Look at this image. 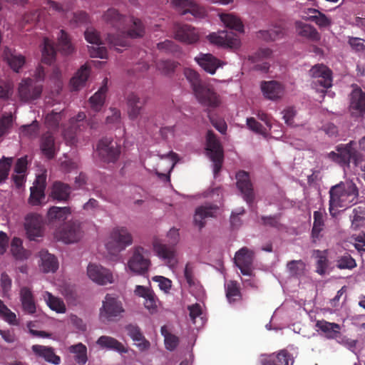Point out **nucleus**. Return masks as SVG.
<instances>
[{
    "mask_svg": "<svg viewBox=\"0 0 365 365\" xmlns=\"http://www.w3.org/2000/svg\"><path fill=\"white\" fill-rule=\"evenodd\" d=\"M103 17L107 24L117 31L115 34H108L106 40L110 46L115 47L118 51L120 50L118 47L129 46L128 37L135 38L144 35V26L142 21L138 19L132 18L130 21H133V26L128 31H125L127 17L120 14L115 9H108L104 13Z\"/></svg>",
    "mask_w": 365,
    "mask_h": 365,
    "instance_id": "f257e3e1",
    "label": "nucleus"
},
{
    "mask_svg": "<svg viewBox=\"0 0 365 365\" xmlns=\"http://www.w3.org/2000/svg\"><path fill=\"white\" fill-rule=\"evenodd\" d=\"M329 212L332 216L338 207H349L357 202L359 190L352 182H341L329 190Z\"/></svg>",
    "mask_w": 365,
    "mask_h": 365,
    "instance_id": "f03ea898",
    "label": "nucleus"
},
{
    "mask_svg": "<svg viewBox=\"0 0 365 365\" xmlns=\"http://www.w3.org/2000/svg\"><path fill=\"white\" fill-rule=\"evenodd\" d=\"M184 75L201 105L208 108H215L220 105V96L212 88L202 83L197 72L191 68H185Z\"/></svg>",
    "mask_w": 365,
    "mask_h": 365,
    "instance_id": "7ed1b4c3",
    "label": "nucleus"
},
{
    "mask_svg": "<svg viewBox=\"0 0 365 365\" xmlns=\"http://www.w3.org/2000/svg\"><path fill=\"white\" fill-rule=\"evenodd\" d=\"M132 243L133 236L128 230L125 227H116L110 232L106 247L110 253L115 255L124 250Z\"/></svg>",
    "mask_w": 365,
    "mask_h": 365,
    "instance_id": "20e7f679",
    "label": "nucleus"
},
{
    "mask_svg": "<svg viewBox=\"0 0 365 365\" xmlns=\"http://www.w3.org/2000/svg\"><path fill=\"white\" fill-rule=\"evenodd\" d=\"M127 265L132 272L140 275L145 274L151 265L149 251L141 246L134 247Z\"/></svg>",
    "mask_w": 365,
    "mask_h": 365,
    "instance_id": "39448f33",
    "label": "nucleus"
},
{
    "mask_svg": "<svg viewBox=\"0 0 365 365\" xmlns=\"http://www.w3.org/2000/svg\"><path fill=\"white\" fill-rule=\"evenodd\" d=\"M124 312L122 303L115 297L107 294L100 309V319L103 322L116 320Z\"/></svg>",
    "mask_w": 365,
    "mask_h": 365,
    "instance_id": "423d86ee",
    "label": "nucleus"
},
{
    "mask_svg": "<svg viewBox=\"0 0 365 365\" xmlns=\"http://www.w3.org/2000/svg\"><path fill=\"white\" fill-rule=\"evenodd\" d=\"M97 151L103 162L115 163L120 155L121 147L116 140L105 137L99 140Z\"/></svg>",
    "mask_w": 365,
    "mask_h": 365,
    "instance_id": "0eeeda50",
    "label": "nucleus"
},
{
    "mask_svg": "<svg viewBox=\"0 0 365 365\" xmlns=\"http://www.w3.org/2000/svg\"><path fill=\"white\" fill-rule=\"evenodd\" d=\"M207 151L214 164V174L217 175L222 168L224 153L220 141L212 130L207 133Z\"/></svg>",
    "mask_w": 365,
    "mask_h": 365,
    "instance_id": "6e6552de",
    "label": "nucleus"
},
{
    "mask_svg": "<svg viewBox=\"0 0 365 365\" xmlns=\"http://www.w3.org/2000/svg\"><path fill=\"white\" fill-rule=\"evenodd\" d=\"M83 237L81 223L77 221H68L56 232V237L66 244L78 242Z\"/></svg>",
    "mask_w": 365,
    "mask_h": 365,
    "instance_id": "1a4fd4ad",
    "label": "nucleus"
},
{
    "mask_svg": "<svg viewBox=\"0 0 365 365\" xmlns=\"http://www.w3.org/2000/svg\"><path fill=\"white\" fill-rule=\"evenodd\" d=\"M174 38L185 44H194L200 39L197 29L186 24H176L173 27Z\"/></svg>",
    "mask_w": 365,
    "mask_h": 365,
    "instance_id": "9d476101",
    "label": "nucleus"
},
{
    "mask_svg": "<svg viewBox=\"0 0 365 365\" xmlns=\"http://www.w3.org/2000/svg\"><path fill=\"white\" fill-rule=\"evenodd\" d=\"M42 86L31 78L23 79L19 86V95L21 101H31L40 98L42 93Z\"/></svg>",
    "mask_w": 365,
    "mask_h": 365,
    "instance_id": "9b49d317",
    "label": "nucleus"
},
{
    "mask_svg": "<svg viewBox=\"0 0 365 365\" xmlns=\"http://www.w3.org/2000/svg\"><path fill=\"white\" fill-rule=\"evenodd\" d=\"M254 257L255 252L247 247H242L235 253V264L243 275H252Z\"/></svg>",
    "mask_w": 365,
    "mask_h": 365,
    "instance_id": "f8f14e48",
    "label": "nucleus"
},
{
    "mask_svg": "<svg viewBox=\"0 0 365 365\" xmlns=\"http://www.w3.org/2000/svg\"><path fill=\"white\" fill-rule=\"evenodd\" d=\"M84 36L86 40L96 46L88 47L90 56L93 58H107L108 51L106 47L100 46L102 43L99 33L93 28H88L85 32Z\"/></svg>",
    "mask_w": 365,
    "mask_h": 365,
    "instance_id": "ddd939ff",
    "label": "nucleus"
},
{
    "mask_svg": "<svg viewBox=\"0 0 365 365\" xmlns=\"http://www.w3.org/2000/svg\"><path fill=\"white\" fill-rule=\"evenodd\" d=\"M210 41L215 45L230 48H237L240 46L238 36L228 31H221L218 33L210 34L208 36Z\"/></svg>",
    "mask_w": 365,
    "mask_h": 365,
    "instance_id": "4468645a",
    "label": "nucleus"
},
{
    "mask_svg": "<svg viewBox=\"0 0 365 365\" xmlns=\"http://www.w3.org/2000/svg\"><path fill=\"white\" fill-rule=\"evenodd\" d=\"M25 220V229L30 240H35L37 237L43 236V222L42 216L36 213H30L27 215Z\"/></svg>",
    "mask_w": 365,
    "mask_h": 365,
    "instance_id": "2eb2a0df",
    "label": "nucleus"
},
{
    "mask_svg": "<svg viewBox=\"0 0 365 365\" xmlns=\"http://www.w3.org/2000/svg\"><path fill=\"white\" fill-rule=\"evenodd\" d=\"M309 75L315 78L314 83L324 88H329L332 86V71L323 64L314 66L309 70Z\"/></svg>",
    "mask_w": 365,
    "mask_h": 365,
    "instance_id": "dca6fc26",
    "label": "nucleus"
},
{
    "mask_svg": "<svg viewBox=\"0 0 365 365\" xmlns=\"http://www.w3.org/2000/svg\"><path fill=\"white\" fill-rule=\"evenodd\" d=\"M292 360L291 354L286 349L272 354H262L259 359L260 365H289Z\"/></svg>",
    "mask_w": 365,
    "mask_h": 365,
    "instance_id": "f3484780",
    "label": "nucleus"
},
{
    "mask_svg": "<svg viewBox=\"0 0 365 365\" xmlns=\"http://www.w3.org/2000/svg\"><path fill=\"white\" fill-rule=\"evenodd\" d=\"M237 187L247 203H252L255 199L252 184L249 173L241 170L236 174Z\"/></svg>",
    "mask_w": 365,
    "mask_h": 365,
    "instance_id": "a211bd4d",
    "label": "nucleus"
},
{
    "mask_svg": "<svg viewBox=\"0 0 365 365\" xmlns=\"http://www.w3.org/2000/svg\"><path fill=\"white\" fill-rule=\"evenodd\" d=\"M87 274L92 281L101 285L113 282L111 272L101 265L89 264L87 268Z\"/></svg>",
    "mask_w": 365,
    "mask_h": 365,
    "instance_id": "6ab92c4d",
    "label": "nucleus"
},
{
    "mask_svg": "<svg viewBox=\"0 0 365 365\" xmlns=\"http://www.w3.org/2000/svg\"><path fill=\"white\" fill-rule=\"evenodd\" d=\"M353 90L349 95V110L352 115L365 113V92L357 86H352Z\"/></svg>",
    "mask_w": 365,
    "mask_h": 365,
    "instance_id": "aec40b11",
    "label": "nucleus"
},
{
    "mask_svg": "<svg viewBox=\"0 0 365 365\" xmlns=\"http://www.w3.org/2000/svg\"><path fill=\"white\" fill-rule=\"evenodd\" d=\"M154 250L158 257L165 260L166 264L170 267H175L178 260L175 257V251L173 246H168L158 242H155L153 244Z\"/></svg>",
    "mask_w": 365,
    "mask_h": 365,
    "instance_id": "412c9836",
    "label": "nucleus"
},
{
    "mask_svg": "<svg viewBox=\"0 0 365 365\" xmlns=\"http://www.w3.org/2000/svg\"><path fill=\"white\" fill-rule=\"evenodd\" d=\"M195 60L202 68L210 74H214L221 66V61L210 53H200Z\"/></svg>",
    "mask_w": 365,
    "mask_h": 365,
    "instance_id": "4be33fe9",
    "label": "nucleus"
},
{
    "mask_svg": "<svg viewBox=\"0 0 365 365\" xmlns=\"http://www.w3.org/2000/svg\"><path fill=\"white\" fill-rule=\"evenodd\" d=\"M316 327L323 332L327 339L336 340L341 336V327L339 324L324 319L318 320L316 322Z\"/></svg>",
    "mask_w": 365,
    "mask_h": 365,
    "instance_id": "5701e85b",
    "label": "nucleus"
},
{
    "mask_svg": "<svg viewBox=\"0 0 365 365\" xmlns=\"http://www.w3.org/2000/svg\"><path fill=\"white\" fill-rule=\"evenodd\" d=\"M295 29L298 36L309 41L317 42L321 38L318 31L310 24L298 21L295 22Z\"/></svg>",
    "mask_w": 365,
    "mask_h": 365,
    "instance_id": "b1692460",
    "label": "nucleus"
},
{
    "mask_svg": "<svg viewBox=\"0 0 365 365\" xmlns=\"http://www.w3.org/2000/svg\"><path fill=\"white\" fill-rule=\"evenodd\" d=\"M19 295L23 311L29 314H35L36 304L31 289L27 287H23L20 289Z\"/></svg>",
    "mask_w": 365,
    "mask_h": 365,
    "instance_id": "393cba45",
    "label": "nucleus"
},
{
    "mask_svg": "<svg viewBox=\"0 0 365 365\" xmlns=\"http://www.w3.org/2000/svg\"><path fill=\"white\" fill-rule=\"evenodd\" d=\"M286 28L282 24H276L268 30H260L257 36L267 42L274 41L284 38L286 35Z\"/></svg>",
    "mask_w": 365,
    "mask_h": 365,
    "instance_id": "a878e982",
    "label": "nucleus"
},
{
    "mask_svg": "<svg viewBox=\"0 0 365 365\" xmlns=\"http://www.w3.org/2000/svg\"><path fill=\"white\" fill-rule=\"evenodd\" d=\"M217 210L216 205H204L197 207L194 215L195 225L201 230L205 225V219L215 217Z\"/></svg>",
    "mask_w": 365,
    "mask_h": 365,
    "instance_id": "bb28decb",
    "label": "nucleus"
},
{
    "mask_svg": "<svg viewBox=\"0 0 365 365\" xmlns=\"http://www.w3.org/2000/svg\"><path fill=\"white\" fill-rule=\"evenodd\" d=\"M225 296L230 304H235L242 300V294L240 284L235 280H230L225 284Z\"/></svg>",
    "mask_w": 365,
    "mask_h": 365,
    "instance_id": "cd10ccee",
    "label": "nucleus"
},
{
    "mask_svg": "<svg viewBox=\"0 0 365 365\" xmlns=\"http://www.w3.org/2000/svg\"><path fill=\"white\" fill-rule=\"evenodd\" d=\"M71 192V187L69 185L60 181L53 182L51 187L50 196L56 200L66 202Z\"/></svg>",
    "mask_w": 365,
    "mask_h": 365,
    "instance_id": "c85d7f7f",
    "label": "nucleus"
},
{
    "mask_svg": "<svg viewBox=\"0 0 365 365\" xmlns=\"http://www.w3.org/2000/svg\"><path fill=\"white\" fill-rule=\"evenodd\" d=\"M261 89L264 96L271 100L279 98L283 94L282 85L274 81H263L261 84Z\"/></svg>",
    "mask_w": 365,
    "mask_h": 365,
    "instance_id": "c756f323",
    "label": "nucleus"
},
{
    "mask_svg": "<svg viewBox=\"0 0 365 365\" xmlns=\"http://www.w3.org/2000/svg\"><path fill=\"white\" fill-rule=\"evenodd\" d=\"M145 103V101L141 100L138 95L134 93H131L128 96L127 104L128 106V115L131 120H135L138 117Z\"/></svg>",
    "mask_w": 365,
    "mask_h": 365,
    "instance_id": "7c9ffc66",
    "label": "nucleus"
},
{
    "mask_svg": "<svg viewBox=\"0 0 365 365\" xmlns=\"http://www.w3.org/2000/svg\"><path fill=\"white\" fill-rule=\"evenodd\" d=\"M32 350L36 355L43 358L47 362L55 365H58L61 362L60 357L56 355L51 347L35 344L32 346Z\"/></svg>",
    "mask_w": 365,
    "mask_h": 365,
    "instance_id": "2f4dec72",
    "label": "nucleus"
},
{
    "mask_svg": "<svg viewBox=\"0 0 365 365\" xmlns=\"http://www.w3.org/2000/svg\"><path fill=\"white\" fill-rule=\"evenodd\" d=\"M40 148L42 153L48 158L53 159L55 156V140L53 135L46 132L41 138Z\"/></svg>",
    "mask_w": 365,
    "mask_h": 365,
    "instance_id": "473e14b6",
    "label": "nucleus"
},
{
    "mask_svg": "<svg viewBox=\"0 0 365 365\" xmlns=\"http://www.w3.org/2000/svg\"><path fill=\"white\" fill-rule=\"evenodd\" d=\"M90 69L87 65L82 66L70 81L73 90L78 91L83 87L88 78Z\"/></svg>",
    "mask_w": 365,
    "mask_h": 365,
    "instance_id": "72a5a7b5",
    "label": "nucleus"
},
{
    "mask_svg": "<svg viewBox=\"0 0 365 365\" xmlns=\"http://www.w3.org/2000/svg\"><path fill=\"white\" fill-rule=\"evenodd\" d=\"M41 260V268L44 272H54L58 267L56 257L46 250H41L39 253Z\"/></svg>",
    "mask_w": 365,
    "mask_h": 365,
    "instance_id": "f704fd0d",
    "label": "nucleus"
},
{
    "mask_svg": "<svg viewBox=\"0 0 365 365\" xmlns=\"http://www.w3.org/2000/svg\"><path fill=\"white\" fill-rule=\"evenodd\" d=\"M107 83L108 78H106L103 81V86L89 99L91 108L96 111L100 110L104 103L106 93L108 91Z\"/></svg>",
    "mask_w": 365,
    "mask_h": 365,
    "instance_id": "c9c22d12",
    "label": "nucleus"
},
{
    "mask_svg": "<svg viewBox=\"0 0 365 365\" xmlns=\"http://www.w3.org/2000/svg\"><path fill=\"white\" fill-rule=\"evenodd\" d=\"M71 214L70 207H51L48 211V218L50 221H65Z\"/></svg>",
    "mask_w": 365,
    "mask_h": 365,
    "instance_id": "e433bc0d",
    "label": "nucleus"
},
{
    "mask_svg": "<svg viewBox=\"0 0 365 365\" xmlns=\"http://www.w3.org/2000/svg\"><path fill=\"white\" fill-rule=\"evenodd\" d=\"M220 19L227 28L240 33L244 31V25L237 16L232 14H222L220 15Z\"/></svg>",
    "mask_w": 365,
    "mask_h": 365,
    "instance_id": "4c0bfd02",
    "label": "nucleus"
},
{
    "mask_svg": "<svg viewBox=\"0 0 365 365\" xmlns=\"http://www.w3.org/2000/svg\"><path fill=\"white\" fill-rule=\"evenodd\" d=\"M287 269L292 277L301 278L306 274V264L302 260H291L287 263Z\"/></svg>",
    "mask_w": 365,
    "mask_h": 365,
    "instance_id": "58836bf2",
    "label": "nucleus"
},
{
    "mask_svg": "<svg viewBox=\"0 0 365 365\" xmlns=\"http://www.w3.org/2000/svg\"><path fill=\"white\" fill-rule=\"evenodd\" d=\"M352 143L353 142L351 141L347 144H340L336 147V150L339 153L344 165H349L351 159L355 155L356 151L352 147Z\"/></svg>",
    "mask_w": 365,
    "mask_h": 365,
    "instance_id": "ea45409f",
    "label": "nucleus"
},
{
    "mask_svg": "<svg viewBox=\"0 0 365 365\" xmlns=\"http://www.w3.org/2000/svg\"><path fill=\"white\" fill-rule=\"evenodd\" d=\"M58 41V49L63 54L69 55L73 52L74 48L71 42L70 37L64 30L59 31Z\"/></svg>",
    "mask_w": 365,
    "mask_h": 365,
    "instance_id": "a19ab883",
    "label": "nucleus"
},
{
    "mask_svg": "<svg viewBox=\"0 0 365 365\" xmlns=\"http://www.w3.org/2000/svg\"><path fill=\"white\" fill-rule=\"evenodd\" d=\"M173 6L181 12L182 14L187 13L194 14L197 10V4L193 0H172Z\"/></svg>",
    "mask_w": 365,
    "mask_h": 365,
    "instance_id": "79ce46f5",
    "label": "nucleus"
},
{
    "mask_svg": "<svg viewBox=\"0 0 365 365\" xmlns=\"http://www.w3.org/2000/svg\"><path fill=\"white\" fill-rule=\"evenodd\" d=\"M22 240L19 237H14L11 243V252L16 259H25L29 256V252L22 245Z\"/></svg>",
    "mask_w": 365,
    "mask_h": 365,
    "instance_id": "37998d69",
    "label": "nucleus"
},
{
    "mask_svg": "<svg viewBox=\"0 0 365 365\" xmlns=\"http://www.w3.org/2000/svg\"><path fill=\"white\" fill-rule=\"evenodd\" d=\"M44 298L46 301L47 305L51 309L56 311L57 313L66 312V306L62 299L54 297L48 292H45Z\"/></svg>",
    "mask_w": 365,
    "mask_h": 365,
    "instance_id": "c03bdc74",
    "label": "nucleus"
},
{
    "mask_svg": "<svg viewBox=\"0 0 365 365\" xmlns=\"http://www.w3.org/2000/svg\"><path fill=\"white\" fill-rule=\"evenodd\" d=\"M70 351L73 353L74 359L79 365H85L88 361L87 348L83 344H76L70 347Z\"/></svg>",
    "mask_w": 365,
    "mask_h": 365,
    "instance_id": "a18cd8bd",
    "label": "nucleus"
},
{
    "mask_svg": "<svg viewBox=\"0 0 365 365\" xmlns=\"http://www.w3.org/2000/svg\"><path fill=\"white\" fill-rule=\"evenodd\" d=\"M56 57V50L53 43L48 38H43V48L42 49V62L51 64Z\"/></svg>",
    "mask_w": 365,
    "mask_h": 365,
    "instance_id": "49530a36",
    "label": "nucleus"
},
{
    "mask_svg": "<svg viewBox=\"0 0 365 365\" xmlns=\"http://www.w3.org/2000/svg\"><path fill=\"white\" fill-rule=\"evenodd\" d=\"M19 130L22 136L34 139L39 134L40 125L37 120H34L31 124L21 125Z\"/></svg>",
    "mask_w": 365,
    "mask_h": 365,
    "instance_id": "de8ad7c7",
    "label": "nucleus"
},
{
    "mask_svg": "<svg viewBox=\"0 0 365 365\" xmlns=\"http://www.w3.org/2000/svg\"><path fill=\"white\" fill-rule=\"evenodd\" d=\"M45 185L43 184L34 185L31 187V194L29 202L32 205H38L41 200L44 199Z\"/></svg>",
    "mask_w": 365,
    "mask_h": 365,
    "instance_id": "09e8293b",
    "label": "nucleus"
},
{
    "mask_svg": "<svg viewBox=\"0 0 365 365\" xmlns=\"http://www.w3.org/2000/svg\"><path fill=\"white\" fill-rule=\"evenodd\" d=\"M0 316L5 322H8L10 324L16 325L18 324L16 314L11 312L1 299Z\"/></svg>",
    "mask_w": 365,
    "mask_h": 365,
    "instance_id": "8fccbe9b",
    "label": "nucleus"
},
{
    "mask_svg": "<svg viewBox=\"0 0 365 365\" xmlns=\"http://www.w3.org/2000/svg\"><path fill=\"white\" fill-rule=\"evenodd\" d=\"M336 266L338 268L351 269L356 266V261L351 256L345 253L344 255L338 257L336 260Z\"/></svg>",
    "mask_w": 365,
    "mask_h": 365,
    "instance_id": "3c124183",
    "label": "nucleus"
},
{
    "mask_svg": "<svg viewBox=\"0 0 365 365\" xmlns=\"http://www.w3.org/2000/svg\"><path fill=\"white\" fill-rule=\"evenodd\" d=\"M313 215L314 223L312 230V235L313 237L317 238L319 235L320 232L322 230L324 226L323 215L319 211H314Z\"/></svg>",
    "mask_w": 365,
    "mask_h": 365,
    "instance_id": "603ef678",
    "label": "nucleus"
},
{
    "mask_svg": "<svg viewBox=\"0 0 365 365\" xmlns=\"http://www.w3.org/2000/svg\"><path fill=\"white\" fill-rule=\"evenodd\" d=\"M305 20L314 22L319 28L330 26L332 23L331 19L322 12L319 16H309Z\"/></svg>",
    "mask_w": 365,
    "mask_h": 365,
    "instance_id": "864d4df0",
    "label": "nucleus"
},
{
    "mask_svg": "<svg viewBox=\"0 0 365 365\" xmlns=\"http://www.w3.org/2000/svg\"><path fill=\"white\" fill-rule=\"evenodd\" d=\"M317 254L316 272L320 275H324L328 267V259L320 251L317 250Z\"/></svg>",
    "mask_w": 365,
    "mask_h": 365,
    "instance_id": "5fc2aeb1",
    "label": "nucleus"
},
{
    "mask_svg": "<svg viewBox=\"0 0 365 365\" xmlns=\"http://www.w3.org/2000/svg\"><path fill=\"white\" fill-rule=\"evenodd\" d=\"M12 158L3 157L0 160V183L3 182L9 175Z\"/></svg>",
    "mask_w": 365,
    "mask_h": 365,
    "instance_id": "6e6d98bb",
    "label": "nucleus"
},
{
    "mask_svg": "<svg viewBox=\"0 0 365 365\" xmlns=\"http://www.w3.org/2000/svg\"><path fill=\"white\" fill-rule=\"evenodd\" d=\"M178 66L177 62L170 60L160 61L157 64L158 68L166 75L173 73Z\"/></svg>",
    "mask_w": 365,
    "mask_h": 365,
    "instance_id": "4d7b16f0",
    "label": "nucleus"
},
{
    "mask_svg": "<svg viewBox=\"0 0 365 365\" xmlns=\"http://www.w3.org/2000/svg\"><path fill=\"white\" fill-rule=\"evenodd\" d=\"M7 61L13 71L19 72V69L25 63V58L21 55L16 56L11 54L7 58Z\"/></svg>",
    "mask_w": 365,
    "mask_h": 365,
    "instance_id": "13d9d810",
    "label": "nucleus"
},
{
    "mask_svg": "<svg viewBox=\"0 0 365 365\" xmlns=\"http://www.w3.org/2000/svg\"><path fill=\"white\" fill-rule=\"evenodd\" d=\"M61 119V112L52 111L46 116L45 123L48 128L51 129H56L58 128Z\"/></svg>",
    "mask_w": 365,
    "mask_h": 365,
    "instance_id": "bf43d9fd",
    "label": "nucleus"
},
{
    "mask_svg": "<svg viewBox=\"0 0 365 365\" xmlns=\"http://www.w3.org/2000/svg\"><path fill=\"white\" fill-rule=\"evenodd\" d=\"M348 43L355 52H363L365 51V41L361 38L349 36Z\"/></svg>",
    "mask_w": 365,
    "mask_h": 365,
    "instance_id": "052dcab7",
    "label": "nucleus"
},
{
    "mask_svg": "<svg viewBox=\"0 0 365 365\" xmlns=\"http://www.w3.org/2000/svg\"><path fill=\"white\" fill-rule=\"evenodd\" d=\"M157 47L159 50L164 51L168 53H177L179 51V46L171 40H165V41L158 43Z\"/></svg>",
    "mask_w": 365,
    "mask_h": 365,
    "instance_id": "680f3d73",
    "label": "nucleus"
},
{
    "mask_svg": "<svg viewBox=\"0 0 365 365\" xmlns=\"http://www.w3.org/2000/svg\"><path fill=\"white\" fill-rule=\"evenodd\" d=\"M195 266L191 262H187L184 269V277L189 287L195 285V279L194 277Z\"/></svg>",
    "mask_w": 365,
    "mask_h": 365,
    "instance_id": "e2e57ef3",
    "label": "nucleus"
},
{
    "mask_svg": "<svg viewBox=\"0 0 365 365\" xmlns=\"http://www.w3.org/2000/svg\"><path fill=\"white\" fill-rule=\"evenodd\" d=\"M207 116L212 123V125L221 133H225L227 130V124L222 119H216L210 113L209 109L207 110Z\"/></svg>",
    "mask_w": 365,
    "mask_h": 365,
    "instance_id": "0e129e2a",
    "label": "nucleus"
},
{
    "mask_svg": "<svg viewBox=\"0 0 365 365\" xmlns=\"http://www.w3.org/2000/svg\"><path fill=\"white\" fill-rule=\"evenodd\" d=\"M144 306L152 314L157 312V298L153 292L145 298Z\"/></svg>",
    "mask_w": 365,
    "mask_h": 365,
    "instance_id": "69168bd1",
    "label": "nucleus"
},
{
    "mask_svg": "<svg viewBox=\"0 0 365 365\" xmlns=\"http://www.w3.org/2000/svg\"><path fill=\"white\" fill-rule=\"evenodd\" d=\"M351 227L352 230H357L361 227H362L365 218L359 215V211L357 208H354L353 210V215L351 216Z\"/></svg>",
    "mask_w": 365,
    "mask_h": 365,
    "instance_id": "338daca9",
    "label": "nucleus"
},
{
    "mask_svg": "<svg viewBox=\"0 0 365 365\" xmlns=\"http://www.w3.org/2000/svg\"><path fill=\"white\" fill-rule=\"evenodd\" d=\"M126 329L128 334L133 341H139L143 339V342H148L143 338L140 329L138 327L130 324L126 327Z\"/></svg>",
    "mask_w": 365,
    "mask_h": 365,
    "instance_id": "774afa93",
    "label": "nucleus"
}]
</instances>
